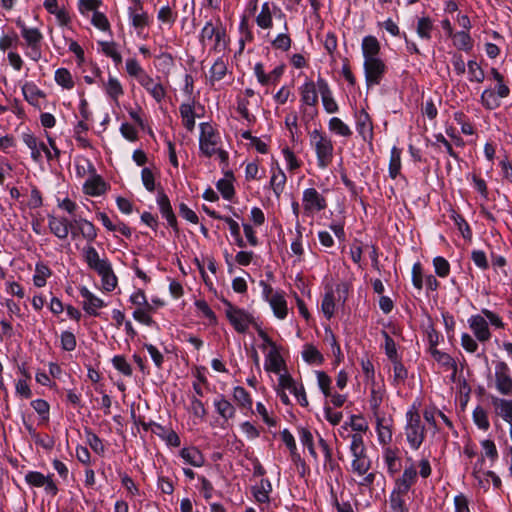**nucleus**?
I'll return each instance as SVG.
<instances>
[{"label": "nucleus", "mask_w": 512, "mask_h": 512, "mask_svg": "<svg viewBox=\"0 0 512 512\" xmlns=\"http://www.w3.org/2000/svg\"><path fill=\"white\" fill-rule=\"evenodd\" d=\"M301 111L305 116L313 118L317 115L318 92L314 81L307 79L300 87Z\"/></svg>", "instance_id": "nucleus-8"}, {"label": "nucleus", "mask_w": 512, "mask_h": 512, "mask_svg": "<svg viewBox=\"0 0 512 512\" xmlns=\"http://www.w3.org/2000/svg\"><path fill=\"white\" fill-rule=\"evenodd\" d=\"M493 405L496 413L507 423L512 424V400L504 398H495Z\"/></svg>", "instance_id": "nucleus-34"}, {"label": "nucleus", "mask_w": 512, "mask_h": 512, "mask_svg": "<svg viewBox=\"0 0 512 512\" xmlns=\"http://www.w3.org/2000/svg\"><path fill=\"white\" fill-rule=\"evenodd\" d=\"M51 274L52 271L48 265L43 262L37 263L35 267V274L33 276L34 285L39 288L45 286L46 280L51 276Z\"/></svg>", "instance_id": "nucleus-44"}, {"label": "nucleus", "mask_w": 512, "mask_h": 512, "mask_svg": "<svg viewBox=\"0 0 512 512\" xmlns=\"http://www.w3.org/2000/svg\"><path fill=\"white\" fill-rule=\"evenodd\" d=\"M299 439H300V442L302 443V445L305 446L308 449L309 454L315 460H317L318 456H317V453L315 451L312 433L308 429H306V428H301L299 430Z\"/></svg>", "instance_id": "nucleus-58"}, {"label": "nucleus", "mask_w": 512, "mask_h": 512, "mask_svg": "<svg viewBox=\"0 0 512 512\" xmlns=\"http://www.w3.org/2000/svg\"><path fill=\"white\" fill-rule=\"evenodd\" d=\"M495 388L505 396L512 395L511 369L504 361H497L494 367Z\"/></svg>", "instance_id": "nucleus-11"}, {"label": "nucleus", "mask_w": 512, "mask_h": 512, "mask_svg": "<svg viewBox=\"0 0 512 512\" xmlns=\"http://www.w3.org/2000/svg\"><path fill=\"white\" fill-rule=\"evenodd\" d=\"M55 81L58 85L68 90L74 87L72 75L66 68H59L55 71Z\"/></svg>", "instance_id": "nucleus-53"}, {"label": "nucleus", "mask_w": 512, "mask_h": 512, "mask_svg": "<svg viewBox=\"0 0 512 512\" xmlns=\"http://www.w3.org/2000/svg\"><path fill=\"white\" fill-rule=\"evenodd\" d=\"M199 150L205 157H212L216 154L220 143V135L214 127L208 123H200Z\"/></svg>", "instance_id": "nucleus-7"}, {"label": "nucleus", "mask_w": 512, "mask_h": 512, "mask_svg": "<svg viewBox=\"0 0 512 512\" xmlns=\"http://www.w3.org/2000/svg\"><path fill=\"white\" fill-rule=\"evenodd\" d=\"M126 71L129 76L134 77L138 83L148 74L136 58L126 60Z\"/></svg>", "instance_id": "nucleus-52"}, {"label": "nucleus", "mask_w": 512, "mask_h": 512, "mask_svg": "<svg viewBox=\"0 0 512 512\" xmlns=\"http://www.w3.org/2000/svg\"><path fill=\"white\" fill-rule=\"evenodd\" d=\"M468 326L472 331L474 337L481 343L488 342L491 339V331L488 326V321L483 314H475L468 318Z\"/></svg>", "instance_id": "nucleus-15"}, {"label": "nucleus", "mask_w": 512, "mask_h": 512, "mask_svg": "<svg viewBox=\"0 0 512 512\" xmlns=\"http://www.w3.org/2000/svg\"><path fill=\"white\" fill-rule=\"evenodd\" d=\"M127 13L130 25L138 32H141L150 25L151 20L148 13L144 10L143 4L130 5L127 8Z\"/></svg>", "instance_id": "nucleus-17"}, {"label": "nucleus", "mask_w": 512, "mask_h": 512, "mask_svg": "<svg viewBox=\"0 0 512 512\" xmlns=\"http://www.w3.org/2000/svg\"><path fill=\"white\" fill-rule=\"evenodd\" d=\"M179 111L183 119V125L188 131H192L195 127V114L193 106L183 103L180 105Z\"/></svg>", "instance_id": "nucleus-51"}, {"label": "nucleus", "mask_w": 512, "mask_h": 512, "mask_svg": "<svg viewBox=\"0 0 512 512\" xmlns=\"http://www.w3.org/2000/svg\"><path fill=\"white\" fill-rule=\"evenodd\" d=\"M328 128L332 133L342 137H350L352 135L350 127L338 117H332L329 120Z\"/></svg>", "instance_id": "nucleus-47"}, {"label": "nucleus", "mask_w": 512, "mask_h": 512, "mask_svg": "<svg viewBox=\"0 0 512 512\" xmlns=\"http://www.w3.org/2000/svg\"><path fill=\"white\" fill-rule=\"evenodd\" d=\"M310 142L317 156L318 167L321 169L327 168L333 160L334 146L332 140L322 131L314 129L310 133Z\"/></svg>", "instance_id": "nucleus-4"}, {"label": "nucleus", "mask_w": 512, "mask_h": 512, "mask_svg": "<svg viewBox=\"0 0 512 512\" xmlns=\"http://www.w3.org/2000/svg\"><path fill=\"white\" fill-rule=\"evenodd\" d=\"M272 484L268 479H261L260 482L252 487V494L258 503H269Z\"/></svg>", "instance_id": "nucleus-30"}, {"label": "nucleus", "mask_w": 512, "mask_h": 512, "mask_svg": "<svg viewBox=\"0 0 512 512\" xmlns=\"http://www.w3.org/2000/svg\"><path fill=\"white\" fill-rule=\"evenodd\" d=\"M52 477L53 475H44L39 471H28L24 478L31 487L44 488L48 495L54 497L58 494L59 489Z\"/></svg>", "instance_id": "nucleus-12"}, {"label": "nucleus", "mask_w": 512, "mask_h": 512, "mask_svg": "<svg viewBox=\"0 0 512 512\" xmlns=\"http://www.w3.org/2000/svg\"><path fill=\"white\" fill-rule=\"evenodd\" d=\"M156 201H157V205L159 207L162 217L165 218L167 220L168 225L176 233H178L179 229H178V223H177L176 216L173 212L170 200H169L168 196L165 194V192L163 191V189L158 191Z\"/></svg>", "instance_id": "nucleus-19"}, {"label": "nucleus", "mask_w": 512, "mask_h": 512, "mask_svg": "<svg viewBox=\"0 0 512 512\" xmlns=\"http://www.w3.org/2000/svg\"><path fill=\"white\" fill-rule=\"evenodd\" d=\"M286 180V175L281 168L277 167V169L272 172L270 186L277 198H279L284 191Z\"/></svg>", "instance_id": "nucleus-39"}, {"label": "nucleus", "mask_w": 512, "mask_h": 512, "mask_svg": "<svg viewBox=\"0 0 512 512\" xmlns=\"http://www.w3.org/2000/svg\"><path fill=\"white\" fill-rule=\"evenodd\" d=\"M383 459L390 476H395L401 470V460L398 456V450L387 447L383 451Z\"/></svg>", "instance_id": "nucleus-28"}, {"label": "nucleus", "mask_w": 512, "mask_h": 512, "mask_svg": "<svg viewBox=\"0 0 512 512\" xmlns=\"http://www.w3.org/2000/svg\"><path fill=\"white\" fill-rule=\"evenodd\" d=\"M177 17L178 13L175 10V5H164L157 12V20L169 28L175 24Z\"/></svg>", "instance_id": "nucleus-37"}, {"label": "nucleus", "mask_w": 512, "mask_h": 512, "mask_svg": "<svg viewBox=\"0 0 512 512\" xmlns=\"http://www.w3.org/2000/svg\"><path fill=\"white\" fill-rule=\"evenodd\" d=\"M227 73V65L222 58H218L210 69V81H220Z\"/></svg>", "instance_id": "nucleus-54"}, {"label": "nucleus", "mask_w": 512, "mask_h": 512, "mask_svg": "<svg viewBox=\"0 0 512 512\" xmlns=\"http://www.w3.org/2000/svg\"><path fill=\"white\" fill-rule=\"evenodd\" d=\"M214 39V44L211 48L212 51L221 52L227 47L226 31L222 27L221 20L218 18L216 25L212 20L207 21L199 34V42L205 46L207 41Z\"/></svg>", "instance_id": "nucleus-5"}, {"label": "nucleus", "mask_w": 512, "mask_h": 512, "mask_svg": "<svg viewBox=\"0 0 512 512\" xmlns=\"http://www.w3.org/2000/svg\"><path fill=\"white\" fill-rule=\"evenodd\" d=\"M74 224L77 226L82 237L88 242H93L97 238V228L92 222L81 218L75 219Z\"/></svg>", "instance_id": "nucleus-38"}, {"label": "nucleus", "mask_w": 512, "mask_h": 512, "mask_svg": "<svg viewBox=\"0 0 512 512\" xmlns=\"http://www.w3.org/2000/svg\"><path fill=\"white\" fill-rule=\"evenodd\" d=\"M356 130L363 141L371 142L373 139V123L370 115L365 109L355 112Z\"/></svg>", "instance_id": "nucleus-16"}, {"label": "nucleus", "mask_w": 512, "mask_h": 512, "mask_svg": "<svg viewBox=\"0 0 512 512\" xmlns=\"http://www.w3.org/2000/svg\"><path fill=\"white\" fill-rule=\"evenodd\" d=\"M274 315L278 319H285L288 315L287 301L283 291H276L274 296L268 301Z\"/></svg>", "instance_id": "nucleus-27"}, {"label": "nucleus", "mask_w": 512, "mask_h": 512, "mask_svg": "<svg viewBox=\"0 0 512 512\" xmlns=\"http://www.w3.org/2000/svg\"><path fill=\"white\" fill-rule=\"evenodd\" d=\"M278 385L282 390H289L294 396H296L301 388H304L302 384H297L296 381L288 373L280 374L278 378Z\"/></svg>", "instance_id": "nucleus-49"}, {"label": "nucleus", "mask_w": 512, "mask_h": 512, "mask_svg": "<svg viewBox=\"0 0 512 512\" xmlns=\"http://www.w3.org/2000/svg\"><path fill=\"white\" fill-rule=\"evenodd\" d=\"M284 366L285 362L283 357L281 356L279 347L269 349L268 353L265 356V370L268 372L279 374L281 370L284 368Z\"/></svg>", "instance_id": "nucleus-24"}, {"label": "nucleus", "mask_w": 512, "mask_h": 512, "mask_svg": "<svg viewBox=\"0 0 512 512\" xmlns=\"http://www.w3.org/2000/svg\"><path fill=\"white\" fill-rule=\"evenodd\" d=\"M302 357L304 361L309 364L320 365L324 361V357L321 352L312 344H305L302 351Z\"/></svg>", "instance_id": "nucleus-42"}, {"label": "nucleus", "mask_w": 512, "mask_h": 512, "mask_svg": "<svg viewBox=\"0 0 512 512\" xmlns=\"http://www.w3.org/2000/svg\"><path fill=\"white\" fill-rule=\"evenodd\" d=\"M380 43L375 36H365L362 40V53L364 60L378 58Z\"/></svg>", "instance_id": "nucleus-33"}, {"label": "nucleus", "mask_w": 512, "mask_h": 512, "mask_svg": "<svg viewBox=\"0 0 512 512\" xmlns=\"http://www.w3.org/2000/svg\"><path fill=\"white\" fill-rule=\"evenodd\" d=\"M21 139L24 144L31 150V158L36 163L42 162V153L45 154L48 161L58 159L61 155V151L56 146L55 141L49 136L48 142L50 148H48L43 141H39L38 138L30 132H23Z\"/></svg>", "instance_id": "nucleus-1"}, {"label": "nucleus", "mask_w": 512, "mask_h": 512, "mask_svg": "<svg viewBox=\"0 0 512 512\" xmlns=\"http://www.w3.org/2000/svg\"><path fill=\"white\" fill-rule=\"evenodd\" d=\"M112 364L116 370L124 376H132L133 370L131 365L127 362L126 358L122 355H116L112 359Z\"/></svg>", "instance_id": "nucleus-63"}, {"label": "nucleus", "mask_w": 512, "mask_h": 512, "mask_svg": "<svg viewBox=\"0 0 512 512\" xmlns=\"http://www.w3.org/2000/svg\"><path fill=\"white\" fill-rule=\"evenodd\" d=\"M24 98L32 105H36L40 97H44V93L34 84H25L22 87Z\"/></svg>", "instance_id": "nucleus-59"}, {"label": "nucleus", "mask_w": 512, "mask_h": 512, "mask_svg": "<svg viewBox=\"0 0 512 512\" xmlns=\"http://www.w3.org/2000/svg\"><path fill=\"white\" fill-rule=\"evenodd\" d=\"M180 456L187 464L194 467H201L205 463L203 454L196 447L183 448L180 451Z\"/></svg>", "instance_id": "nucleus-35"}, {"label": "nucleus", "mask_w": 512, "mask_h": 512, "mask_svg": "<svg viewBox=\"0 0 512 512\" xmlns=\"http://www.w3.org/2000/svg\"><path fill=\"white\" fill-rule=\"evenodd\" d=\"M249 101L246 98H237V112L249 123L253 124L256 121V117L249 112Z\"/></svg>", "instance_id": "nucleus-62"}, {"label": "nucleus", "mask_w": 512, "mask_h": 512, "mask_svg": "<svg viewBox=\"0 0 512 512\" xmlns=\"http://www.w3.org/2000/svg\"><path fill=\"white\" fill-rule=\"evenodd\" d=\"M16 25L20 29L21 36L28 48L26 56L29 57L32 61L38 62L42 57L41 44L43 35L41 31L38 28L27 27L26 24L20 19L16 21Z\"/></svg>", "instance_id": "nucleus-6"}, {"label": "nucleus", "mask_w": 512, "mask_h": 512, "mask_svg": "<svg viewBox=\"0 0 512 512\" xmlns=\"http://www.w3.org/2000/svg\"><path fill=\"white\" fill-rule=\"evenodd\" d=\"M226 306L225 314L233 328L240 334L247 332L253 322V316L244 309L234 306L230 301L223 299Z\"/></svg>", "instance_id": "nucleus-9"}, {"label": "nucleus", "mask_w": 512, "mask_h": 512, "mask_svg": "<svg viewBox=\"0 0 512 512\" xmlns=\"http://www.w3.org/2000/svg\"><path fill=\"white\" fill-rule=\"evenodd\" d=\"M434 30V22L428 16H422L417 19L416 33L419 38L429 41L432 39V31Z\"/></svg>", "instance_id": "nucleus-36"}, {"label": "nucleus", "mask_w": 512, "mask_h": 512, "mask_svg": "<svg viewBox=\"0 0 512 512\" xmlns=\"http://www.w3.org/2000/svg\"><path fill=\"white\" fill-rule=\"evenodd\" d=\"M364 72L368 86L378 85L386 72V65L379 57L364 60Z\"/></svg>", "instance_id": "nucleus-14"}, {"label": "nucleus", "mask_w": 512, "mask_h": 512, "mask_svg": "<svg viewBox=\"0 0 512 512\" xmlns=\"http://www.w3.org/2000/svg\"><path fill=\"white\" fill-rule=\"evenodd\" d=\"M139 84L152 96L157 102L161 103L166 97V89L161 82H156L149 74H147Z\"/></svg>", "instance_id": "nucleus-23"}, {"label": "nucleus", "mask_w": 512, "mask_h": 512, "mask_svg": "<svg viewBox=\"0 0 512 512\" xmlns=\"http://www.w3.org/2000/svg\"><path fill=\"white\" fill-rule=\"evenodd\" d=\"M302 205L307 215H313L326 209L327 201L315 188H307L303 191Z\"/></svg>", "instance_id": "nucleus-13"}, {"label": "nucleus", "mask_w": 512, "mask_h": 512, "mask_svg": "<svg viewBox=\"0 0 512 512\" xmlns=\"http://www.w3.org/2000/svg\"><path fill=\"white\" fill-rule=\"evenodd\" d=\"M85 434L87 443L90 446V448L98 455H103L105 452V447L103 445L102 440L90 429H85Z\"/></svg>", "instance_id": "nucleus-61"}, {"label": "nucleus", "mask_w": 512, "mask_h": 512, "mask_svg": "<svg viewBox=\"0 0 512 512\" xmlns=\"http://www.w3.org/2000/svg\"><path fill=\"white\" fill-rule=\"evenodd\" d=\"M105 91L107 95L115 102H118L119 98L124 94V90L120 81L111 75L105 84Z\"/></svg>", "instance_id": "nucleus-41"}, {"label": "nucleus", "mask_w": 512, "mask_h": 512, "mask_svg": "<svg viewBox=\"0 0 512 512\" xmlns=\"http://www.w3.org/2000/svg\"><path fill=\"white\" fill-rule=\"evenodd\" d=\"M96 273L100 276L102 287L105 291L111 292L117 287L118 278L113 271L111 263Z\"/></svg>", "instance_id": "nucleus-31"}, {"label": "nucleus", "mask_w": 512, "mask_h": 512, "mask_svg": "<svg viewBox=\"0 0 512 512\" xmlns=\"http://www.w3.org/2000/svg\"><path fill=\"white\" fill-rule=\"evenodd\" d=\"M48 227L52 234L63 240L66 239L69 235L70 228H72V221L65 217L48 215Z\"/></svg>", "instance_id": "nucleus-22"}, {"label": "nucleus", "mask_w": 512, "mask_h": 512, "mask_svg": "<svg viewBox=\"0 0 512 512\" xmlns=\"http://www.w3.org/2000/svg\"><path fill=\"white\" fill-rule=\"evenodd\" d=\"M430 354L432 358L446 370H456L457 364L448 353L442 352L437 348H433V351Z\"/></svg>", "instance_id": "nucleus-45"}, {"label": "nucleus", "mask_w": 512, "mask_h": 512, "mask_svg": "<svg viewBox=\"0 0 512 512\" xmlns=\"http://www.w3.org/2000/svg\"><path fill=\"white\" fill-rule=\"evenodd\" d=\"M417 481V471L414 465L406 467L403 474L395 480V486L392 491L407 494Z\"/></svg>", "instance_id": "nucleus-20"}, {"label": "nucleus", "mask_w": 512, "mask_h": 512, "mask_svg": "<svg viewBox=\"0 0 512 512\" xmlns=\"http://www.w3.org/2000/svg\"><path fill=\"white\" fill-rule=\"evenodd\" d=\"M80 295L83 298V310L90 316H99L98 309L105 307L106 303L85 286L80 288Z\"/></svg>", "instance_id": "nucleus-18"}, {"label": "nucleus", "mask_w": 512, "mask_h": 512, "mask_svg": "<svg viewBox=\"0 0 512 512\" xmlns=\"http://www.w3.org/2000/svg\"><path fill=\"white\" fill-rule=\"evenodd\" d=\"M106 188V183L99 175L87 179L83 185L84 192L90 196H100L105 193Z\"/></svg>", "instance_id": "nucleus-32"}, {"label": "nucleus", "mask_w": 512, "mask_h": 512, "mask_svg": "<svg viewBox=\"0 0 512 512\" xmlns=\"http://www.w3.org/2000/svg\"><path fill=\"white\" fill-rule=\"evenodd\" d=\"M401 170V150L396 146L392 147L389 161V176L395 179Z\"/></svg>", "instance_id": "nucleus-50"}, {"label": "nucleus", "mask_w": 512, "mask_h": 512, "mask_svg": "<svg viewBox=\"0 0 512 512\" xmlns=\"http://www.w3.org/2000/svg\"><path fill=\"white\" fill-rule=\"evenodd\" d=\"M233 398L238 407L245 415L252 413L253 400L249 392L242 386H236L233 389Z\"/></svg>", "instance_id": "nucleus-26"}, {"label": "nucleus", "mask_w": 512, "mask_h": 512, "mask_svg": "<svg viewBox=\"0 0 512 512\" xmlns=\"http://www.w3.org/2000/svg\"><path fill=\"white\" fill-rule=\"evenodd\" d=\"M31 406L35 412L39 415L42 422L49 421L50 405L44 399H36L31 401Z\"/></svg>", "instance_id": "nucleus-56"}, {"label": "nucleus", "mask_w": 512, "mask_h": 512, "mask_svg": "<svg viewBox=\"0 0 512 512\" xmlns=\"http://www.w3.org/2000/svg\"><path fill=\"white\" fill-rule=\"evenodd\" d=\"M405 435L413 450H418L425 439L426 429L421 422V416L415 403L406 412Z\"/></svg>", "instance_id": "nucleus-2"}, {"label": "nucleus", "mask_w": 512, "mask_h": 512, "mask_svg": "<svg viewBox=\"0 0 512 512\" xmlns=\"http://www.w3.org/2000/svg\"><path fill=\"white\" fill-rule=\"evenodd\" d=\"M214 407L218 415L225 421L233 419L236 415V408L222 394L214 399Z\"/></svg>", "instance_id": "nucleus-25"}, {"label": "nucleus", "mask_w": 512, "mask_h": 512, "mask_svg": "<svg viewBox=\"0 0 512 512\" xmlns=\"http://www.w3.org/2000/svg\"><path fill=\"white\" fill-rule=\"evenodd\" d=\"M325 340L330 344L332 348L333 355L336 358L335 364H338L343 359V354L341 347L337 342L336 336L329 327L325 328Z\"/></svg>", "instance_id": "nucleus-57"}, {"label": "nucleus", "mask_w": 512, "mask_h": 512, "mask_svg": "<svg viewBox=\"0 0 512 512\" xmlns=\"http://www.w3.org/2000/svg\"><path fill=\"white\" fill-rule=\"evenodd\" d=\"M409 499L407 494L398 493L391 491L388 499V511L387 512H410L407 500Z\"/></svg>", "instance_id": "nucleus-29"}, {"label": "nucleus", "mask_w": 512, "mask_h": 512, "mask_svg": "<svg viewBox=\"0 0 512 512\" xmlns=\"http://www.w3.org/2000/svg\"><path fill=\"white\" fill-rule=\"evenodd\" d=\"M433 266H434L436 275L441 278H446L450 273V264L442 256H436L433 259Z\"/></svg>", "instance_id": "nucleus-64"}, {"label": "nucleus", "mask_w": 512, "mask_h": 512, "mask_svg": "<svg viewBox=\"0 0 512 512\" xmlns=\"http://www.w3.org/2000/svg\"><path fill=\"white\" fill-rule=\"evenodd\" d=\"M349 451L352 455L351 469L357 475L366 474L372 465L361 434H351Z\"/></svg>", "instance_id": "nucleus-3"}, {"label": "nucleus", "mask_w": 512, "mask_h": 512, "mask_svg": "<svg viewBox=\"0 0 512 512\" xmlns=\"http://www.w3.org/2000/svg\"><path fill=\"white\" fill-rule=\"evenodd\" d=\"M226 178L224 179H220L217 184H216V187L217 189L219 190V192L221 193L222 197L226 200H231L235 194V190H234V186H233V183H232V179H233V173L232 172H227L225 174Z\"/></svg>", "instance_id": "nucleus-40"}, {"label": "nucleus", "mask_w": 512, "mask_h": 512, "mask_svg": "<svg viewBox=\"0 0 512 512\" xmlns=\"http://www.w3.org/2000/svg\"><path fill=\"white\" fill-rule=\"evenodd\" d=\"M510 95V88L506 84L496 85L495 88H486L480 97L482 106L487 110H495L501 106V99Z\"/></svg>", "instance_id": "nucleus-10"}, {"label": "nucleus", "mask_w": 512, "mask_h": 512, "mask_svg": "<svg viewBox=\"0 0 512 512\" xmlns=\"http://www.w3.org/2000/svg\"><path fill=\"white\" fill-rule=\"evenodd\" d=\"M470 82L482 83L485 79L484 70L475 60H469L467 63Z\"/></svg>", "instance_id": "nucleus-55"}, {"label": "nucleus", "mask_w": 512, "mask_h": 512, "mask_svg": "<svg viewBox=\"0 0 512 512\" xmlns=\"http://www.w3.org/2000/svg\"><path fill=\"white\" fill-rule=\"evenodd\" d=\"M335 295L334 292L330 289L327 291L321 302V311L327 320H330L335 313Z\"/></svg>", "instance_id": "nucleus-48"}, {"label": "nucleus", "mask_w": 512, "mask_h": 512, "mask_svg": "<svg viewBox=\"0 0 512 512\" xmlns=\"http://www.w3.org/2000/svg\"><path fill=\"white\" fill-rule=\"evenodd\" d=\"M257 25L262 29H270L273 26V18L272 11L270 7V3L265 2L262 7L260 13L256 17Z\"/></svg>", "instance_id": "nucleus-43"}, {"label": "nucleus", "mask_w": 512, "mask_h": 512, "mask_svg": "<svg viewBox=\"0 0 512 512\" xmlns=\"http://www.w3.org/2000/svg\"><path fill=\"white\" fill-rule=\"evenodd\" d=\"M454 46L462 51L470 52L473 48V40L466 31H459L453 35Z\"/></svg>", "instance_id": "nucleus-46"}, {"label": "nucleus", "mask_w": 512, "mask_h": 512, "mask_svg": "<svg viewBox=\"0 0 512 512\" xmlns=\"http://www.w3.org/2000/svg\"><path fill=\"white\" fill-rule=\"evenodd\" d=\"M82 254L87 266L95 272H98L111 263L108 258H101L98 251L92 245L84 246Z\"/></svg>", "instance_id": "nucleus-21"}, {"label": "nucleus", "mask_w": 512, "mask_h": 512, "mask_svg": "<svg viewBox=\"0 0 512 512\" xmlns=\"http://www.w3.org/2000/svg\"><path fill=\"white\" fill-rule=\"evenodd\" d=\"M473 421L481 430L487 431L490 427L487 412L483 407L477 406L473 411Z\"/></svg>", "instance_id": "nucleus-60"}]
</instances>
